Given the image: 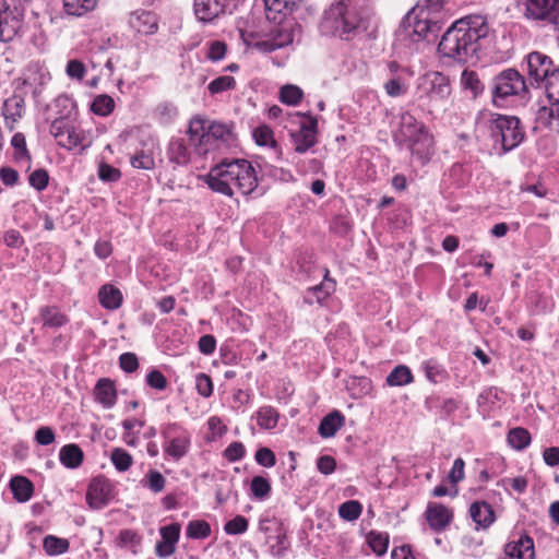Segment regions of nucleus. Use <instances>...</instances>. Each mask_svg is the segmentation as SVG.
<instances>
[{"instance_id": "1", "label": "nucleus", "mask_w": 559, "mask_h": 559, "mask_svg": "<svg viewBox=\"0 0 559 559\" xmlns=\"http://www.w3.org/2000/svg\"><path fill=\"white\" fill-rule=\"evenodd\" d=\"M452 0H425L413 7L400 23L395 32L396 44L412 49L414 45L437 34L441 24L451 12Z\"/></svg>"}, {"instance_id": "2", "label": "nucleus", "mask_w": 559, "mask_h": 559, "mask_svg": "<svg viewBox=\"0 0 559 559\" xmlns=\"http://www.w3.org/2000/svg\"><path fill=\"white\" fill-rule=\"evenodd\" d=\"M204 182L214 192L231 198L233 186L243 195L258 192L259 179L252 164L243 158H224L204 176Z\"/></svg>"}, {"instance_id": "3", "label": "nucleus", "mask_w": 559, "mask_h": 559, "mask_svg": "<svg viewBox=\"0 0 559 559\" xmlns=\"http://www.w3.org/2000/svg\"><path fill=\"white\" fill-rule=\"evenodd\" d=\"M487 26L481 16H468L454 22L443 34L438 49L447 58L466 62L479 47V39L487 34Z\"/></svg>"}, {"instance_id": "4", "label": "nucleus", "mask_w": 559, "mask_h": 559, "mask_svg": "<svg viewBox=\"0 0 559 559\" xmlns=\"http://www.w3.org/2000/svg\"><path fill=\"white\" fill-rule=\"evenodd\" d=\"M360 29H365L364 20L353 0H337L323 11L319 32L323 36L348 40Z\"/></svg>"}, {"instance_id": "5", "label": "nucleus", "mask_w": 559, "mask_h": 559, "mask_svg": "<svg viewBox=\"0 0 559 559\" xmlns=\"http://www.w3.org/2000/svg\"><path fill=\"white\" fill-rule=\"evenodd\" d=\"M55 104L57 107H62L67 114L52 120L50 123L49 132L57 141V144L68 151L80 147L85 150L90 146L87 133L81 129L74 119L70 117L71 110L74 105L67 96H59Z\"/></svg>"}, {"instance_id": "6", "label": "nucleus", "mask_w": 559, "mask_h": 559, "mask_svg": "<svg viewBox=\"0 0 559 559\" xmlns=\"http://www.w3.org/2000/svg\"><path fill=\"white\" fill-rule=\"evenodd\" d=\"M400 134L415 160L421 166L428 164L435 154V141L428 128L413 115L405 112L401 116Z\"/></svg>"}, {"instance_id": "7", "label": "nucleus", "mask_w": 559, "mask_h": 559, "mask_svg": "<svg viewBox=\"0 0 559 559\" xmlns=\"http://www.w3.org/2000/svg\"><path fill=\"white\" fill-rule=\"evenodd\" d=\"M190 143L194 146L195 154L205 156L212 148L217 147L216 142L228 143L233 140L229 127L222 122H212L207 128L201 118H193L188 129Z\"/></svg>"}, {"instance_id": "8", "label": "nucleus", "mask_w": 559, "mask_h": 559, "mask_svg": "<svg viewBox=\"0 0 559 559\" xmlns=\"http://www.w3.org/2000/svg\"><path fill=\"white\" fill-rule=\"evenodd\" d=\"M491 94L493 103L497 104L499 99L504 100L509 97L524 99L528 94V88L524 76L519 71L507 69L493 78Z\"/></svg>"}, {"instance_id": "9", "label": "nucleus", "mask_w": 559, "mask_h": 559, "mask_svg": "<svg viewBox=\"0 0 559 559\" xmlns=\"http://www.w3.org/2000/svg\"><path fill=\"white\" fill-rule=\"evenodd\" d=\"M160 435L166 457L178 462L187 455L191 447V435L187 429L177 423H168L162 427Z\"/></svg>"}, {"instance_id": "10", "label": "nucleus", "mask_w": 559, "mask_h": 559, "mask_svg": "<svg viewBox=\"0 0 559 559\" xmlns=\"http://www.w3.org/2000/svg\"><path fill=\"white\" fill-rule=\"evenodd\" d=\"M490 130L496 141L501 142L503 152L515 148L524 139L519 118L496 115L491 120Z\"/></svg>"}, {"instance_id": "11", "label": "nucleus", "mask_w": 559, "mask_h": 559, "mask_svg": "<svg viewBox=\"0 0 559 559\" xmlns=\"http://www.w3.org/2000/svg\"><path fill=\"white\" fill-rule=\"evenodd\" d=\"M419 91L427 97L430 108H440L451 95L450 79L437 71L427 73L421 79Z\"/></svg>"}, {"instance_id": "12", "label": "nucleus", "mask_w": 559, "mask_h": 559, "mask_svg": "<svg viewBox=\"0 0 559 559\" xmlns=\"http://www.w3.org/2000/svg\"><path fill=\"white\" fill-rule=\"evenodd\" d=\"M546 96L549 106H543L537 110V121L551 129H559V68L545 82Z\"/></svg>"}, {"instance_id": "13", "label": "nucleus", "mask_w": 559, "mask_h": 559, "mask_svg": "<svg viewBox=\"0 0 559 559\" xmlns=\"http://www.w3.org/2000/svg\"><path fill=\"white\" fill-rule=\"evenodd\" d=\"M23 15L22 0H0V41L14 38L22 26Z\"/></svg>"}, {"instance_id": "14", "label": "nucleus", "mask_w": 559, "mask_h": 559, "mask_svg": "<svg viewBox=\"0 0 559 559\" xmlns=\"http://www.w3.org/2000/svg\"><path fill=\"white\" fill-rule=\"evenodd\" d=\"M299 121V129L290 131V138L294 143L295 152L299 154L306 153L317 143L318 121L316 118L296 115Z\"/></svg>"}, {"instance_id": "15", "label": "nucleus", "mask_w": 559, "mask_h": 559, "mask_svg": "<svg viewBox=\"0 0 559 559\" xmlns=\"http://www.w3.org/2000/svg\"><path fill=\"white\" fill-rule=\"evenodd\" d=\"M283 21L284 19L281 22H274L278 24V26L271 32V37L258 40L253 44L260 51L272 52L294 41L295 34L293 24L290 22L283 23Z\"/></svg>"}, {"instance_id": "16", "label": "nucleus", "mask_w": 559, "mask_h": 559, "mask_svg": "<svg viewBox=\"0 0 559 559\" xmlns=\"http://www.w3.org/2000/svg\"><path fill=\"white\" fill-rule=\"evenodd\" d=\"M160 539L155 545V556L159 559L171 557L177 550V544L180 538L181 525L177 522L160 526Z\"/></svg>"}, {"instance_id": "17", "label": "nucleus", "mask_w": 559, "mask_h": 559, "mask_svg": "<svg viewBox=\"0 0 559 559\" xmlns=\"http://www.w3.org/2000/svg\"><path fill=\"white\" fill-rule=\"evenodd\" d=\"M525 16L534 21H549L559 24L558 7L555 0H525Z\"/></svg>"}, {"instance_id": "18", "label": "nucleus", "mask_w": 559, "mask_h": 559, "mask_svg": "<svg viewBox=\"0 0 559 559\" xmlns=\"http://www.w3.org/2000/svg\"><path fill=\"white\" fill-rule=\"evenodd\" d=\"M112 499V485L104 477L94 478L87 488L86 501L93 509L106 507Z\"/></svg>"}, {"instance_id": "19", "label": "nucleus", "mask_w": 559, "mask_h": 559, "mask_svg": "<svg viewBox=\"0 0 559 559\" xmlns=\"http://www.w3.org/2000/svg\"><path fill=\"white\" fill-rule=\"evenodd\" d=\"M228 3L227 0H194L193 13L198 21L212 23L226 13Z\"/></svg>"}, {"instance_id": "20", "label": "nucleus", "mask_w": 559, "mask_h": 559, "mask_svg": "<svg viewBox=\"0 0 559 559\" xmlns=\"http://www.w3.org/2000/svg\"><path fill=\"white\" fill-rule=\"evenodd\" d=\"M503 557L499 559H535L534 540L531 536L522 534L504 545Z\"/></svg>"}, {"instance_id": "21", "label": "nucleus", "mask_w": 559, "mask_h": 559, "mask_svg": "<svg viewBox=\"0 0 559 559\" xmlns=\"http://www.w3.org/2000/svg\"><path fill=\"white\" fill-rule=\"evenodd\" d=\"M554 67L552 60L538 51L531 52L527 56V70L528 75L535 82H546L548 76L552 73Z\"/></svg>"}, {"instance_id": "22", "label": "nucleus", "mask_w": 559, "mask_h": 559, "mask_svg": "<svg viewBox=\"0 0 559 559\" xmlns=\"http://www.w3.org/2000/svg\"><path fill=\"white\" fill-rule=\"evenodd\" d=\"M129 26L138 34L153 35L158 29L157 17L154 13L136 10L129 15Z\"/></svg>"}, {"instance_id": "23", "label": "nucleus", "mask_w": 559, "mask_h": 559, "mask_svg": "<svg viewBox=\"0 0 559 559\" xmlns=\"http://www.w3.org/2000/svg\"><path fill=\"white\" fill-rule=\"evenodd\" d=\"M426 518L431 530L441 532L451 523L453 513L449 508L441 503L430 502L427 506Z\"/></svg>"}, {"instance_id": "24", "label": "nucleus", "mask_w": 559, "mask_h": 559, "mask_svg": "<svg viewBox=\"0 0 559 559\" xmlns=\"http://www.w3.org/2000/svg\"><path fill=\"white\" fill-rule=\"evenodd\" d=\"M302 1L304 0H264L266 17L272 22H281Z\"/></svg>"}, {"instance_id": "25", "label": "nucleus", "mask_w": 559, "mask_h": 559, "mask_svg": "<svg viewBox=\"0 0 559 559\" xmlns=\"http://www.w3.org/2000/svg\"><path fill=\"white\" fill-rule=\"evenodd\" d=\"M468 512L477 528L487 530L496 521L495 511L486 501L473 502Z\"/></svg>"}, {"instance_id": "26", "label": "nucleus", "mask_w": 559, "mask_h": 559, "mask_svg": "<svg viewBox=\"0 0 559 559\" xmlns=\"http://www.w3.org/2000/svg\"><path fill=\"white\" fill-rule=\"evenodd\" d=\"M335 290V281L329 277V270L325 269L323 281L307 289L305 301L308 304H322Z\"/></svg>"}, {"instance_id": "27", "label": "nucleus", "mask_w": 559, "mask_h": 559, "mask_svg": "<svg viewBox=\"0 0 559 559\" xmlns=\"http://www.w3.org/2000/svg\"><path fill=\"white\" fill-rule=\"evenodd\" d=\"M38 320L43 328L59 329L69 322L68 317L56 306H44L39 309Z\"/></svg>"}, {"instance_id": "28", "label": "nucleus", "mask_w": 559, "mask_h": 559, "mask_svg": "<svg viewBox=\"0 0 559 559\" xmlns=\"http://www.w3.org/2000/svg\"><path fill=\"white\" fill-rule=\"evenodd\" d=\"M99 304L109 310L118 309L123 300L122 293L111 284H105L98 292Z\"/></svg>"}, {"instance_id": "29", "label": "nucleus", "mask_w": 559, "mask_h": 559, "mask_svg": "<svg viewBox=\"0 0 559 559\" xmlns=\"http://www.w3.org/2000/svg\"><path fill=\"white\" fill-rule=\"evenodd\" d=\"M95 399L105 408H110L115 405L117 400L114 383L109 379L98 380L95 386Z\"/></svg>"}, {"instance_id": "30", "label": "nucleus", "mask_w": 559, "mask_h": 559, "mask_svg": "<svg viewBox=\"0 0 559 559\" xmlns=\"http://www.w3.org/2000/svg\"><path fill=\"white\" fill-rule=\"evenodd\" d=\"M345 417L338 411L324 416L319 425V433L323 438L334 437L337 430L344 425Z\"/></svg>"}, {"instance_id": "31", "label": "nucleus", "mask_w": 559, "mask_h": 559, "mask_svg": "<svg viewBox=\"0 0 559 559\" xmlns=\"http://www.w3.org/2000/svg\"><path fill=\"white\" fill-rule=\"evenodd\" d=\"M83 451L75 443H69L63 445L59 451V460L67 468H76L83 462Z\"/></svg>"}, {"instance_id": "32", "label": "nucleus", "mask_w": 559, "mask_h": 559, "mask_svg": "<svg viewBox=\"0 0 559 559\" xmlns=\"http://www.w3.org/2000/svg\"><path fill=\"white\" fill-rule=\"evenodd\" d=\"M167 155L171 163L179 166L187 165L191 159V154L182 139H173L169 142Z\"/></svg>"}, {"instance_id": "33", "label": "nucleus", "mask_w": 559, "mask_h": 559, "mask_svg": "<svg viewBox=\"0 0 559 559\" xmlns=\"http://www.w3.org/2000/svg\"><path fill=\"white\" fill-rule=\"evenodd\" d=\"M13 497L19 502H26L32 498L34 486L24 476H14L10 481Z\"/></svg>"}, {"instance_id": "34", "label": "nucleus", "mask_w": 559, "mask_h": 559, "mask_svg": "<svg viewBox=\"0 0 559 559\" xmlns=\"http://www.w3.org/2000/svg\"><path fill=\"white\" fill-rule=\"evenodd\" d=\"M98 0H63V10L67 15L81 17L92 12Z\"/></svg>"}, {"instance_id": "35", "label": "nucleus", "mask_w": 559, "mask_h": 559, "mask_svg": "<svg viewBox=\"0 0 559 559\" xmlns=\"http://www.w3.org/2000/svg\"><path fill=\"white\" fill-rule=\"evenodd\" d=\"M255 419L261 429L273 430L278 424L280 414L274 407L264 405L257 411Z\"/></svg>"}, {"instance_id": "36", "label": "nucleus", "mask_w": 559, "mask_h": 559, "mask_svg": "<svg viewBox=\"0 0 559 559\" xmlns=\"http://www.w3.org/2000/svg\"><path fill=\"white\" fill-rule=\"evenodd\" d=\"M461 85L465 91L472 94L473 98H476L483 94L485 86L480 82L478 74L475 71L465 69L461 74Z\"/></svg>"}, {"instance_id": "37", "label": "nucleus", "mask_w": 559, "mask_h": 559, "mask_svg": "<svg viewBox=\"0 0 559 559\" xmlns=\"http://www.w3.org/2000/svg\"><path fill=\"white\" fill-rule=\"evenodd\" d=\"M414 381L411 369L405 365H399L392 369L386 377V383L390 386H403Z\"/></svg>"}, {"instance_id": "38", "label": "nucleus", "mask_w": 559, "mask_h": 559, "mask_svg": "<svg viewBox=\"0 0 559 559\" xmlns=\"http://www.w3.org/2000/svg\"><path fill=\"white\" fill-rule=\"evenodd\" d=\"M43 547L48 556H60L69 550L70 543L66 538L47 535L44 538Z\"/></svg>"}, {"instance_id": "39", "label": "nucleus", "mask_w": 559, "mask_h": 559, "mask_svg": "<svg viewBox=\"0 0 559 559\" xmlns=\"http://www.w3.org/2000/svg\"><path fill=\"white\" fill-rule=\"evenodd\" d=\"M252 136L259 146H270L275 151L278 147L277 142L274 139L273 130L266 124H262L253 129Z\"/></svg>"}, {"instance_id": "40", "label": "nucleus", "mask_w": 559, "mask_h": 559, "mask_svg": "<svg viewBox=\"0 0 559 559\" xmlns=\"http://www.w3.org/2000/svg\"><path fill=\"white\" fill-rule=\"evenodd\" d=\"M508 442L513 449L521 451L530 445L531 435L525 428L516 427L509 431Z\"/></svg>"}, {"instance_id": "41", "label": "nucleus", "mask_w": 559, "mask_h": 559, "mask_svg": "<svg viewBox=\"0 0 559 559\" xmlns=\"http://www.w3.org/2000/svg\"><path fill=\"white\" fill-rule=\"evenodd\" d=\"M186 534L191 539H204L211 535V526L204 520H192L187 525Z\"/></svg>"}, {"instance_id": "42", "label": "nucleus", "mask_w": 559, "mask_h": 559, "mask_svg": "<svg viewBox=\"0 0 559 559\" xmlns=\"http://www.w3.org/2000/svg\"><path fill=\"white\" fill-rule=\"evenodd\" d=\"M361 512L362 506L357 500L345 501L338 507L340 518L348 522L356 521L361 515Z\"/></svg>"}, {"instance_id": "43", "label": "nucleus", "mask_w": 559, "mask_h": 559, "mask_svg": "<svg viewBox=\"0 0 559 559\" xmlns=\"http://www.w3.org/2000/svg\"><path fill=\"white\" fill-rule=\"evenodd\" d=\"M115 108L114 99L106 94L98 95L94 98L91 109L95 115L106 117L112 112Z\"/></svg>"}, {"instance_id": "44", "label": "nucleus", "mask_w": 559, "mask_h": 559, "mask_svg": "<svg viewBox=\"0 0 559 559\" xmlns=\"http://www.w3.org/2000/svg\"><path fill=\"white\" fill-rule=\"evenodd\" d=\"M110 461L119 472L128 471L132 463L133 459L130 453H128L122 448H115L110 453Z\"/></svg>"}, {"instance_id": "45", "label": "nucleus", "mask_w": 559, "mask_h": 559, "mask_svg": "<svg viewBox=\"0 0 559 559\" xmlns=\"http://www.w3.org/2000/svg\"><path fill=\"white\" fill-rule=\"evenodd\" d=\"M302 96L304 92L301 88L293 84L284 85L280 91L281 102L289 106L298 105Z\"/></svg>"}, {"instance_id": "46", "label": "nucleus", "mask_w": 559, "mask_h": 559, "mask_svg": "<svg viewBox=\"0 0 559 559\" xmlns=\"http://www.w3.org/2000/svg\"><path fill=\"white\" fill-rule=\"evenodd\" d=\"M142 486L148 488L154 493L162 492L166 485V479L160 472L151 469L141 481Z\"/></svg>"}, {"instance_id": "47", "label": "nucleus", "mask_w": 559, "mask_h": 559, "mask_svg": "<svg viewBox=\"0 0 559 559\" xmlns=\"http://www.w3.org/2000/svg\"><path fill=\"white\" fill-rule=\"evenodd\" d=\"M142 537L133 530H122L118 536L120 547H130L135 554L136 548L141 545Z\"/></svg>"}, {"instance_id": "48", "label": "nucleus", "mask_w": 559, "mask_h": 559, "mask_svg": "<svg viewBox=\"0 0 559 559\" xmlns=\"http://www.w3.org/2000/svg\"><path fill=\"white\" fill-rule=\"evenodd\" d=\"M236 85V81L230 75H222L213 80L207 88L211 94H218L228 90H233Z\"/></svg>"}, {"instance_id": "49", "label": "nucleus", "mask_w": 559, "mask_h": 559, "mask_svg": "<svg viewBox=\"0 0 559 559\" xmlns=\"http://www.w3.org/2000/svg\"><path fill=\"white\" fill-rule=\"evenodd\" d=\"M271 491L269 480L262 476H255L251 480V492L257 499H264Z\"/></svg>"}, {"instance_id": "50", "label": "nucleus", "mask_w": 559, "mask_h": 559, "mask_svg": "<svg viewBox=\"0 0 559 559\" xmlns=\"http://www.w3.org/2000/svg\"><path fill=\"white\" fill-rule=\"evenodd\" d=\"M368 543L374 554L381 556L386 552L389 546V538L386 535L371 532L368 536Z\"/></svg>"}, {"instance_id": "51", "label": "nucleus", "mask_w": 559, "mask_h": 559, "mask_svg": "<svg viewBox=\"0 0 559 559\" xmlns=\"http://www.w3.org/2000/svg\"><path fill=\"white\" fill-rule=\"evenodd\" d=\"M131 165L138 169H153L155 166L154 157L151 153L140 151L130 159Z\"/></svg>"}, {"instance_id": "52", "label": "nucleus", "mask_w": 559, "mask_h": 559, "mask_svg": "<svg viewBox=\"0 0 559 559\" xmlns=\"http://www.w3.org/2000/svg\"><path fill=\"white\" fill-rule=\"evenodd\" d=\"M383 88L385 93L391 97H399L407 92V85L397 76H393L388 80L384 83Z\"/></svg>"}, {"instance_id": "53", "label": "nucleus", "mask_w": 559, "mask_h": 559, "mask_svg": "<svg viewBox=\"0 0 559 559\" xmlns=\"http://www.w3.org/2000/svg\"><path fill=\"white\" fill-rule=\"evenodd\" d=\"M224 530L229 535L243 534L248 530V520L237 515L225 524Z\"/></svg>"}, {"instance_id": "54", "label": "nucleus", "mask_w": 559, "mask_h": 559, "mask_svg": "<svg viewBox=\"0 0 559 559\" xmlns=\"http://www.w3.org/2000/svg\"><path fill=\"white\" fill-rule=\"evenodd\" d=\"M227 46L221 40H213L209 44L206 58L212 62L221 61L226 55Z\"/></svg>"}, {"instance_id": "55", "label": "nucleus", "mask_w": 559, "mask_h": 559, "mask_svg": "<svg viewBox=\"0 0 559 559\" xmlns=\"http://www.w3.org/2000/svg\"><path fill=\"white\" fill-rule=\"evenodd\" d=\"M246 455V448L241 442H231L224 451V457L229 462H238Z\"/></svg>"}, {"instance_id": "56", "label": "nucleus", "mask_w": 559, "mask_h": 559, "mask_svg": "<svg viewBox=\"0 0 559 559\" xmlns=\"http://www.w3.org/2000/svg\"><path fill=\"white\" fill-rule=\"evenodd\" d=\"M28 181L34 189H36L37 191H43L48 186V173L41 168L36 169L29 175Z\"/></svg>"}, {"instance_id": "57", "label": "nucleus", "mask_w": 559, "mask_h": 559, "mask_svg": "<svg viewBox=\"0 0 559 559\" xmlns=\"http://www.w3.org/2000/svg\"><path fill=\"white\" fill-rule=\"evenodd\" d=\"M66 73L70 79L81 81L86 73V68L83 62L72 59L67 63Z\"/></svg>"}, {"instance_id": "58", "label": "nucleus", "mask_w": 559, "mask_h": 559, "mask_svg": "<svg viewBox=\"0 0 559 559\" xmlns=\"http://www.w3.org/2000/svg\"><path fill=\"white\" fill-rule=\"evenodd\" d=\"M98 177L103 181L114 182L120 179L121 173L109 164L100 163L98 166Z\"/></svg>"}, {"instance_id": "59", "label": "nucleus", "mask_w": 559, "mask_h": 559, "mask_svg": "<svg viewBox=\"0 0 559 559\" xmlns=\"http://www.w3.org/2000/svg\"><path fill=\"white\" fill-rule=\"evenodd\" d=\"M195 388L198 393L203 397H209L213 393V383L211 378L205 373H199L195 378Z\"/></svg>"}, {"instance_id": "60", "label": "nucleus", "mask_w": 559, "mask_h": 559, "mask_svg": "<svg viewBox=\"0 0 559 559\" xmlns=\"http://www.w3.org/2000/svg\"><path fill=\"white\" fill-rule=\"evenodd\" d=\"M11 144L15 150V158L16 159H22V158L29 159L24 134H22L20 132L15 133L12 136Z\"/></svg>"}, {"instance_id": "61", "label": "nucleus", "mask_w": 559, "mask_h": 559, "mask_svg": "<svg viewBox=\"0 0 559 559\" xmlns=\"http://www.w3.org/2000/svg\"><path fill=\"white\" fill-rule=\"evenodd\" d=\"M146 383L158 391H163L167 386V379L159 370H152L146 376Z\"/></svg>"}, {"instance_id": "62", "label": "nucleus", "mask_w": 559, "mask_h": 559, "mask_svg": "<svg viewBox=\"0 0 559 559\" xmlns=\"http://www.w3.org/2000/svg\"><path fill=\"white\" fill-rule=\"evenodd\" d=\"M255 461L259 465L264 467H272L276 463L275 455L269 448H260L255 452Z\"/></svg>"}, {"instance_id": "63", "label": "nucleus", "mask_w": 559, "mask_h": 559, "mask_svg": "<svg viewBox=\"0 0 559 559\" xmlns=\"http://www.w3.org/2000/svg\"><path fill=\"white\" fill-rule=\"evenodd\" d=\"M120 368L126 372H133L139 368V360L133 353H123L119 357Z\"/></svg>"}, {"instance_id": "64", "label": "nucleus", "mask_w": 559, "mask_h": 559, "mask_svg": "<svg viewBox=\"0 0 559 559\" xmlns=\"http://www.w3.org/2000/svg\"><path fill=\"white\" fill-rule=\"evenodd\" d=\"M424 371H425L426 378L432 383L439 382L440 379L442 378L441 367L432 360L425 362Z\"/></svg>"}]
</instances>
